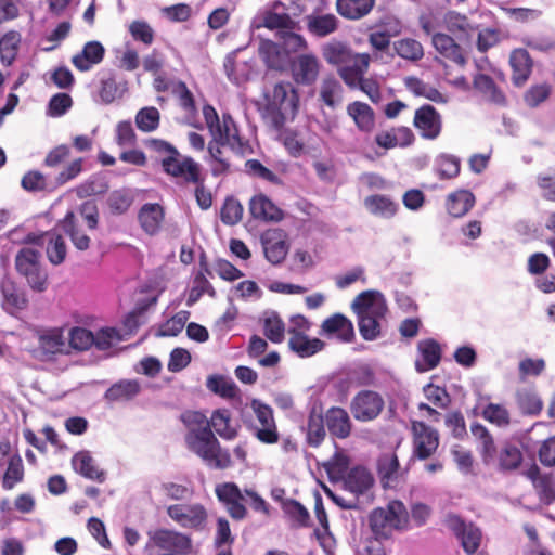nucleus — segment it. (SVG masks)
<instances>
[{"label":"nucleus","mask_w":555,"mask_h":555,"mask_svg":"<svg viewBox=\"0 0 555 555\" xmlns=\"http://www.w3.org/2000/svg\"><path fill=\"white\" fill-rule=\"evenodd\" d=\"M322 55L328 64L338 67V74L346 85L358 86L366 73L371 56L367 53H353L341 41H330L322 47Z\"/></svg>","instance_id":"nucleus-1"},{"label":"nucleus","mask_w":555,"mask_h":555,"mask_svg":"<svg viewBox=\"0 0 555 555\" xmlns=\"http://www.w3.org/2000/svg\"><path fill=\"white\" fill-rule=\"evenodd\" d=\"M228 146L238 155H246L253 152L248 141H245L238 132V128L232 116L224 117L223 133L212 135L208 143V162L211 166V173L215 177L227 173L230 170V160L223 155L222 147Z\"/></svg>","instance_id":"nucleus-2"},{"label":"nucleus","mask_w":555,"mask_h":555,"mask_svg":"<svg viewBox=\"0 0 555 555\" xmlns=\"http://www.w3.org/2000/svg\"><path fill=\"white\" fill-rule=\"evenodd\" d=\"M266 100L262 117L273 129H281L297 114L299 99L291 82H278L272 91L266 94Z\"/></svg>","instance_id":"nucleus-3"},{"label":"nucleus","mask_w":555,"mask_h":555,"mask_svg":"<svg viewBox=\"0 0 555 555\" xmlns=\"http://www.w3.org/2000/svg\"><path fill=\"white\" fill-rule=\"evenodd\" d=\"M351 308L358 317L359 332L363 339H376L380 334L378 320L387 311L383 294L378 291H364L353 299Z\"/></svg>","instance_id":"nucleus-4"},{"label":"nucleus","mask_w":555,"mask_h":555,"mask_svg":"<svg viewBox=\"0 0 555 555\" xmlns=\"http://www.w3.org/2000/svg\"><path fill=\"white\" fill-rule=\"evenodd\" d=\"M185 443L210 468L225 469L232 464L229 450L221 448L208 425L188 431Z\"/></svg>","instance_id":"nucleus-5"},{"label":"nucleus","mask_w":555,"mask_h":555,"mask_svg":"<svg viewBox=\"0 0 555 555\" xmlns=\"http://www.w3.org/2000/svg\"><path fill=\"white\" fill-rule=\"evenodd\" d=\"M147 555H184L191 551V538L184 533L157 529L149 533Z\"/></svg>","instance_id":"nucleus-6"},{"label":"nucleus","mask_w":555,"mask_h":555,"mask_svg":"<svg viewBox=\"0 0 555 555\" xmlns=\"http://www.w3.org/2000/svg\"><path fill=\"white\" fill-rule=\"evenodd\" d=\"M41 254L39 250L23 247L15 256V269L23 275L29 287L38 293L44 292L48 287V274L40 263Z\"/></svg>","instance_id":"nucleus-7"},{"label":"nucleus","mask_w":555,"mask_h":555,"mask_svg":"<svg viewBox=\"0 0 555 555\" xmlns=\"http://www.w3.org/2000/svg\"><path fill=\"white\" fill-rule=\"evenodd\" d=\"M406 521V509L399 501L390 502L386 508H375L369 517L374 535L388 538L393 529H400Z\"/></svg>","instance_id":"nucleus-8"},{"label":"nucleus","mask_w":555,"mask_h":555,"mask_svg":"<svg viewBox=\"0 0 555 555\" xmlns=\"http://www.w3.org/2000/svg\"><path fill=\"white\" fill-rule=\"evenodd\" d=\"M249 405L255 415L248 425L251 434L262 443H276L280 435L272 408L259 399H253Z\"/></svg>","instance_id":"nucleus-9"},{"label":"nucleus","mask_w":555,"mask_h":555,"mask_svg":"<svg viewBox=\"0 0 555 555\" xmlns=\"http://www.w3.org/2000/svg\"><path fill=\"white\" fill-rule=\"evenodd\" d=\"M163 171L175 179H179L184 183L203 182L202 166L191 156L181 154L172 155L167 158L159 159Z\"/></svg>","instance_id":"nucleus-10"},{"label":"nucleus","mask_w":555,"mask_h":555,"mask_svg":"<svg viewBox=\"0 0 555 555\" xmlns=\"http://www.w3.org/2000/svg\"><path fill=\"white\" fill-rule=\"evenodd\" d=\"M168 517L181 528L201 531L207 524V511L199 503H179L167 506Z\"/></svg>","instance_id":"nucleus-11"},{"label":"nucleus","mask_w":555,"mask_h":555,"mask_svg":"<svg viewBox=\"0 0 555 555\" xmlns=\"http://www.w3.org/2000/svg\"><path fill=\"white\" fill-rule=\"evenodd\" d=\"M215 493L219 502L234 520H243L247 516V502L243 492L234 482H223L216 486Z\"/></svg>","instance_id":"nucleus-12"},{"label":"nucleus","mask_w":555,"mask_h":555,"mask_svg":"<svg viewBox=\"0 0 555 555\" xmlns=\"http://www.w3.org/2000/svg\"><path fill=\"white\" fill-rule=\"evenodd\" d=\"M444 522L457 538L465 553L470 555L479 548L482 533L477 526L473 522H466L453 514H449Z\"/></svg>","instance_id":"nucleus-13"},{"label":"nucleus","mask_w":555,"mask_h":555,"mask_svg":"<svg viewBox=\"0 0 555 555\" xmlns=\"http://www.w3.org/2000/svg\"><path fill=\"white\" fill-rule=\"evenodd\" d=\"M439 447V433L423 422L413 425V452L417 460L429 459Z\"/></svg>","instance_id":"nucleus-14"},{"label":"nucleus","mask_w":555,"mask_h":555,"mask_svg":"<svg viewBox=\"0 0 555 555\" xmlns=\"http://www.w3.org/2000/svg\"><path fill=\"white\" fill-rule=\"evenodd\" d=\"M384 409V399L372 390L360 391L351 401V412L356 420L369 422L375 420Z\"/></svg>","instance_id":"nucleus-15"},{"label":"nucleus","mask_w":555,"mask_h":555,"mask_svg":"<svg viewBox=\"0 0 555 555\" xmlns=\"http://www.w3.org/2000/svg\"><path fill=\"white\" fill-rule=\"evenodd\" d=\"M413 125L420 131L421 137L434 140L441 132V116L433 105L424 104L415 111Z\"/></svg>","instance_id":"nucleus-16"},{"label":"nucleus","mask_w":555,"mask_h":555,"mask_svg":"<svg viewBox=\"0 0 555 555\" xmlns=\"http://www.w3.org/2000/svg\"><path fill=\"white\" fill-rule=\"evenodd\" d=\"M0 291L2 295L1 306L7 313L16 315L27 308L28 298L25 292L20 289L11 279L5 278L0 281Z\"/></svg>","instance_id":"nucleus-17"},{"label":"nucleus","mask_w":555,"mask_h":555,"mask_svg":"<svg viewBox=\"0 0 555 555\" xmlns=\"http://www.w3.org/2000/svg\"><path fill=\"white\" fill-rule=\"evenodd\" d=\"M442 357L440 344L434 338H425L417 343V358L415 360V370L418 373H425L436 369Z\"/></svg>","instance_id":"nucleus-18"},{"label":"nucleus","mask_w":555,"mask_h":555,"mask_svg":"<svg viewBox=\"0 0 555 555\" xmlns=\"http://www.w3.org/2000/svg\"><path fill=\"white\" fill-rule=\"evenodd\" d=\"M309 35L315 38H324L334 34L339 27V20L332 13L312 12L304 17Z\"/></svg>","instance_id":"nucleus-19"},{"label":"nucleus","mask_w":555,"mask_h":555,"mask_svg":"<svg viewBox=\"0 0 555 555\" xmlns=\"http://www.w3.org/2000/svg\"><path fill=\"white\" fill-rule=\"evenodd\" d=\"M431 43L435 50L444 59L453 62L460 67H464L467 63V57L462 47L455 42L453 37L443 34L435 33L431 37Z\"/></svg>","instance_id":"nucleus-20"},{"label":"nucleus","mask_w":555,"mask_h":555,"mask_svg":"<svg viewBox=\"0 0 555 555\" xmlns=\"http://www.w3.org/2000/svg\"><path fill=\"white\" fill-rule=\"evenodd\" d=\"M320 72V63L312 54L298 55L292 63V74L297 83L312 85Z\"/></svg>","instance_id":"nucleus-21"},{"label":"nucleus","mask_w":555,"mask_h":555,"mask_svg":"<svg viewBox=\"0 0 555 555\" xmlns=\"http://www.w3.org/2000/svg\"><path fill=\"white\" fill-rule=\"evenodd\" d=\"M321 334L335 337L343 343H350L354 337L352 322L341 313H335L321 324Z\"/></svg>","instance_id":"nucleus-22"},{"label":"nucleus","mask_w":555,"mask_h":555,"mask_svg":"<svg viewBox=\"0 0 555 555\" xmlns=\"http://www.w3.org/2000/svg\"><path fill=\"white\" fill-rule=\"evenodd\" d=\"M324 418L326 428L333 438L346 439L350 436L352 423L345 409L332 406L325 412Z\"/></svg>","instance_id":"nucleus-23"},{"label":"nucleus","mask_w":555,"mask_h":555,"mask_svg":"<svg viewBox=\"0 0 555 555\" xmlns=\"http://www.w3.org/2000/svg\"><path fill=\"white\" fill-rule=\"evenodd\" d=\"M264 256L272 264H280L288 253V245L282 231H268L261 236Z\"/></svg>","instance_id":"nucleus-24"},{"label":"nucleus","mask_w":555,"mask_h":555,"mask_svg":"<svg viewBox=\"0 0 555 555\" xmlns=\"http://www.w3.org/2000/svg\"><path fill=\"white\" fill-rule=\"evenodd\" d=\"M104 54L105 49L100 41H89L72 57V63L79 72H88L102 62Z\"/></svg>","instance_id":"nucleus-25"},{"label":"nucleus","mask_w":555,"mask_h":555,"mask_svg":"<svg viewBox=\"0 0 555 555\" xmlns=\"http://www.w3.org/2000/svg\"><path fill=\"white\" fill-rule=\"evenodd\" d=\"M72 466L77 474L87 479L98 482H103L105 480V472L99 468L90 451L82 450L74 454L72 459Z\"/></svg>","instance_id":"nucleus-26"},{"label":"nucleus","mask_w":555,"mask_h":555,"mask_svg":"<svg viewBox=\"0 0 555 555\" xmlns=\"http://www.w3.org/2000/svg\"><path fill=\"white\" fill-rule=\"evenodd\" d=\"M249 211L253 218L261 221L278 222L284 217L282 209L263 194L255 195L250 199Z\"/></svg>","instance_id":"nucleus-27"},{"label":"nucleus","mask_w":555,"mask_h":555,"mask_svg":"<svg viewBox=\"0 0 555 555\" xmlns=\"http://www.w3.org/2000/svg\"><path fill=\"white\" fill-rule=\"evenodd\" d=\"M291 337L288 340L289 348L301 358L311 357L324 347V343L319 338H310L305 333L288 330Z\"/></svg>","instance_id":"nucleus-28"},{"label":"nucleus","mask_w":555,"mask_h":555,"mask_svg":"<svg viewBox=\"0 0 555 555\" xmlns=\"http://www.w3.org/2000/svg\"><path fill=\"white\" fill-rule=\"evenodd\" d=\"M164 217V209L157 203L144 204L138 215L141 228L149 235H155L159 231Z\"/></svg>","instance_id":"nucleus-29"},{"label":"nucleus","mask_w":555,"mask_h":555,"mask_svg":"<svg viewBox=\"0 0 555 555\" xmlns=\"http://www.w3.org/2000/svg\"><path fill=\"white\" fill-rule=\"evenodd\" d=\"M206 274L211 275V272L208 266L204 262V259H202L201 270L195 274L193 279V285L186 298L188 307L194 306L205 293L208 294L210 297L216 296V291L212 287L211 283L206 278Z\"/></svg>","instance_id":"nucleus-30"},{"label":"nucleus","mask_w":555,"mask_h":555,"mask_svg":"<svg viewBox=\"0 0 555 555\" xmlns=\"http://www.w3.org/2000/svg\"><path fill=\"white\" fill-rule=\"evenodd\" d=\"M347 114L353 119L361 132L370 133L375 127V113L372 107L360 101L349 103Z\"/></svg>","instance_id":"nucleus-31"},{"label":"nucleus","mask_w":555,"mask_h":555,"mask_svg":"<svg viewBox=\"0 0 555 555\" xmlns=\"http://www.w3.org/2000/svg\"><path fill=\"white\" fill-rule=\"evenodd\" d=\"M475 201L470 191L461 189L448 195L446 208L450 216L461 218L474 207Z\"/></svg>","instance_id":"nucleus-32"},{"label":"nucleus","mask_w":555,"mask_h":555,"mask_svg":"<svg viewBox=\"0 0 555 555\" xmlns=\"http://www.w3.org/2000/svg\"><path fill=\"white\" fill-rule=\"evenodd\" d=\"M509 64L513 69L512 80L514 85H524L528 80L532 67L528 51L525 49L514 50L509 56Z\"/></svg>","instance_id":"nucleus-33"},{"label":"nucleus","mask_w":555,"mask_h":555,"mask_svg":"<svg viewBox=\"0 0 555 555\" xmlns=\"http://www.w3.org/2000/svg\"><path fill=\"white\" fill-rule=\"evenodd\" d=\"M141 391L140 383L135 379H121L113 384L104 393L108 402L129 401Z\"/></svg>","instance_id":"nucleus-34"},{"label":"nucleus","mask_w":555,"mask_h":555,"mask_svg":"<svg viewBox=\"0 0 555 555\" xmlns=\"http://www.w3.org/2000/svg\"><path fill=\"white\" fill-rule=\"evenodd\" d=\"M364 207L373 216L384 219L392 218L398 210V204L390 196L384 194L365 197Z\"/></svg>","instance_id":"nucleus-35"},{"label":"nucleus","mask_w":555,"mask_h":555,"mask_svg":"<svg viewBox=\"0 0 555 555\" xmlns=\"http://www.w3.org/2000/svg\"><path fill=\"white\" fill-rule=\"evenodd\" d=\"M374 483L372 474L363 466H356L345 478V488L359 495L365 493Z\"/></svg>","instance_id":"nucleus-36"},{"label":"nucleus","mask_w":555,"mask_h":555,"mask_svg":"<svg viewBox=\"0 0 555 555\" xmlns=\"http://www.w3.org/2000/svg\"><path fill=\"white\" fill-rule=\"evenodd\" d=\"M377 472L385 487H391L399 479L401 472L395 453H384L377 460Z\"/></svg>","instance_id":"nucleus-37"},{"label":"nucleus","mask_w":555,"mask_h":555,"mask_svg":"<svg viewBox=\"0 0 555 555\" xmlns=\"http://www.w3.org/2000/svg\"><path fill=\"white\" fill-rule=\"evenodd\" d=\"M375 0H336L337 12L348 20H360L367 15Z\"/></svg>","instance_id":"nucleus-38"},{"label":"nucleus","mask_w":555,"mask_h":555,"mask_svg":"<svg viewBox=\"0 0 555 555\" xmlns=\"http://www.w3.org/2000/svg\"><path fill=\"white\" fill-rule=\"evenodd\" d=\"M21 186L29 193L52 192L56 189L54 179L49 178L39 170L27 171L21 180Z\"/></svg>","instance_id":"nucleus-39"},{"label":"nucleus","mask_w":555,"mask_h":555,"mask_svg":"<svg viewBox=\"0 0 555 555\" xmlns=\"http://www.w3.org/2000/svg\"><path fill=\"white\" fill-rule=\"evenodd\" d=\"M434 171L440 179H454L461 171V158L453 154L441 153L435 158Z\"/></svg>","instance_id":"nucleus-40"},{"label":"nucleus","mask_w":555,"mask_h":555,"mask_svg":"<svg viewBox=\"0 0 555 555\" xmlns=\"http://www.w3.org/2000/svg\"><path fill=\"white\" fill-rule=\"evenodd\" d=\"M209 428L225 440H232L237 436V430L231 425V412L228 409H218L212 412Z\"/></svg>","instance_id":"nucleus-41"},{"label":"nucleus","mask_w":555,"mask_h":555,"mask_svg":"<svg viewBox=\"0 0 555 555\" xmlns=\"http://www.w3.org/2000/svg\"><path fill=\"white\" fill-rule=\"evenodd\" d=\"M108 181L103 173H93L75 188L78 198L102 195L108 190Z\"/></svg>","instance_id":"nucleus-42"},{"label":"nucleus","mask_w":555,"mask_h":555,"mask_svg":"<svg viewBox=\"0 0 555 555\" xmlns=\"http://www.w3.org/2000/svg\"><path fill=\"white\" fill-rule=\"evenodd\" d=\"M324 424V416L321 413H317L313 408L309 414L306 427V439L310 447L317 448L323 442L326 436Z\"/></svg>","instance_id":"nucleus-43"},{"label":"nucleus","mask_w":555,"mask_h":555,"mask_svg":"<svg viewBox=\"0 0 555 555\" xmlns=\"http://www.w3.org/2000/svg\"><path fill=\"white\" fill-rule=\"evenodd\" d=\"M127 91V81H117L114 75H109L107 78H102L100 88L98 91L100 101L104 104H109L116 99L121 98Z\"/></svg>","instance_id":"nucleus-44"},{"label":"nucleus","mask_w":555,"mask_h":555,"mask_svg":"<svg viewBox=\"0 0 555 555\" xmlns=\"http://www.w3.org/2000/svg\"><path fill=\"white\" fill-rule=\"evenodd\" d=\"M21 40V34L16 30H10L1 37L0 59L3 65L10 66L15 61Z\"/></svg>","instance_id":"nucleus-45"},{"label":"nucleus","mask_w":555,"mask_h":555,"mask_svg":"<svg viewBox=\"0 0 555 555\" xmlns=\"http://www.w3.org/2000/svg\"><path fill=\"white\" fill-rule=\"evenodd\" d=\"M61 229L68 235L74 246L79 250H86L90 245V237L78 228L74 212H67L61 222Z\"/></svg>","instance_id":"nucleus-46"},{"label":"nucleus","mask_w":555,"mask_h":555,"mask_svg":"<svg viewBox=\"0 0 555 555\" xmlns=\"http://www.w3.org/2000/svg\"><path fill=\"white\" fill-rule=\"evenodd\" d=\"M240 50H234L225 56L223 67L228 78L235 85H241L248 79L249 67L247 63L236 62Z\"/></svg>","instance_id":"nucleus-47"},{"label":"nucleus","mask_w":555,"mask_h":555,"mask_svg":"<svg viewBox=\"0 0 555 555\" xmlns=\"http://www.w3.org/2000/svg\"><path fill=\"white\" fill-rule=\"evenodd\" d=\"M206 386L211 392L224 399H233L237 397L238 393V388L233 379L223 375L209 376Z\"/></svg>","instance_id":"nucleus-48"},{"label":"nucleus","mask_w":555,"mask_h":555,"mask_svg":"<svg viewBox=\"0 0 555 555\" xmlns=\"http://www.w3.org/2000/svg\"><path fill=\"white\" fill-rule=\"evenodd\" d=\"M47 237V257L52 264H61L66 258V244L62 234L51 231L44 234Z\"/></svg>","instance_id":"nucleus-49"},{"label":"nucleus","mask_w":555,"mask_h":555,"mask_svg":"<svg viewBox=\"0 0 555 555\" xmlns=\"http://www.w3.org/2000/svg\"><path fill=\"white\" fill-rule=\"evenodd\" d=\"M263 333L272 343L284 339L285 324L275 311H266L263 314Z\"/></svg>","instance_id":"nucleus-50"},{"label":"nucleus","mask_w":555,"mask_h":555,"mask_svg":"<svg viewBox=\"0 0 555 555\" xmlns=\"http://www.w3.org/2000/svg\"><path fill=\"white\" fill-rule=\"evenodd\" d=\"M24 478V465L20 454H14L8 462V467L4 472L2 479V488L4 490H12L16 483L21 482Z\"/></svg>","instance_id":"nucleus-51"},{"label":"nucleus","mask_w":555,"mask_h":555,"mask_svg":"<svg viewBox=\"0 0 555 555\" xmlns=\"http://www.w3.org/2000/svg\"><path fill=\"white\" fill-rule=\"evenodd\" d=\"M396 53L408 61H418L424 56L421 42L412 38H403L393 42Z\"/></svg>","instance_id":"nucleus-52"},{"label":"nucleus","mask_w":555,"mask_h":555,"mask_svg":"<svg viewBox=\"0 0 555 555\" xmlns=\"http://www.w3.org/2000/svg\"><path fill=\"white\" fill-rule=\"evenodd\" d=\"M517 404L524 414L537 415L542 411L543 402L539 395L531 389L517 392Z\"/></svg>","instance_id":"nucleus-53"},{"label":"nucleus","mask_w":555,"mask_h":555,"mask_svg":"<svg viewBox=\"0 0 555 555\" xmlns=\"http://www.w3.org/2000/svg\"><path fill=\"white\" fill-rule=\"evenodd\" d=\"M498 456V467L500 470H514L516 469L521 461V451L512 444H505L501 448Z\"/></svg>","instance_id":"nucleus-54"},{"label":"nucleus","mask_w":555,"mask_h":555,"mask_svg":"<svg viewBox=\"0 0 555 555\" xmlns=\"http://www.w3.org/2000/svg\"><path fill=\"white\" fill-rule=\"evenodd\" d=\"M160 115L156 107L146 106L135 115V125L142 132H152L159 126Z\"/></svg>","instance_id":"nucleus-55"},{"label":"nucleus","mask_w":555,"mask_h":555,"mask_svg":"<svg viewBox=\"0 0 555 555\" xmlns=\"http://www.w3.org/2000/svg\"><path fill=\"white\" fill-rule=\"evenodd\" d=\"M369 41L372 48L375 50L371 56L372 60H378L383 63L387 62V59L390 56L388 53L390 46V37L386 33L375 31L370 35Z\"/></svg>","instance_id":"nucleus-56"},{"label":"nucleus","mask_w":555,"mask_h":555,"mask_svg":"<svg viewBox=\"0 0 555 555\" xmlns=\"http://www.w3.org/2000/svg\"><path fill=\"white\" fill-rule=\"evenodd\" d=\"M263 25L269 29H275L276 37H279L283 30L295 28L296 23L287 13L269 11L263 16Z\"/></svg>","instance_id":"nucleus-57"},{"label":"nucleus","mask_w":555,"mask_h":555,"mask_svg":"<svg viewBox=\"0 0 555 555\" xmlns=\"http://www.w3.org/2000/svg\"><path fill=\"white\" fill-rule=\"evenodd\" d=\"M190 318V312L181 310L177 312L171 319L167 320L158 331L160 337H173L179 335L185 326Z\"/></svg>","instance_id":"nucleus-58"},{"label":"nucleus","mask_w":555,"mask_h":555,"mask_svg":"<svg viewBox=\"0 0 555 555\" xmlns=\"http://www.w3.org/2000/svg\"><path fill=\"white\" fill-rule=\"evenodd\" d=\"M481 415L485 420L499 427H506L511 423L509 412L502 404H487L482 410Z\"/></svg>","instance_id":"nucleus-59"},{"label":"nucleus","mask_w":555,"mask_h":555,"mask_svg":"<svg viewBox=\"0 0 555 555\" xmlns=\"http://www.w3.org/2000/svg\"><path fill=\"white\" fill-rule=\"evenodd\" d=\"M283 509L285 514L296 524L298 527L308 526L310 515L308 509L296 500H287Z\"/></svg>","instance_id":"nucleus-60"},{"label":"nucleus","mask_w":555,"mask_h":555,"mask_svg":"<svg viewBox=\"0 0 555 555\" xmlns=\"http://www.w3.org/2000/svg\"><path fill=\"white\" fill-rule=\"evenodd\" d=\"M278 132L279 140L283 143L291 155L297 157L304 151V143L298 139L297 133L284 126L281 129H274Z\"/></svg>","instance_id":"nucleus-61"},{"label":"nucleus","mask_w":555,"mask_h":555,"mask_svg":"<svg viewBox=\"0 0 555 555\" xmlns=\"http://www.w3.org/2000/svg\"><path fill=\"white\" fill-rule=\"evenodd\" d=\"M245 172L250 177L274 184H279L281 182L280 178L269 168L263 166L258 159H248L245 163Z\"/></svg>","instance_id":"nucleus-62"},{"label":"nucleus","mask_w":555,"mask_h":555,"mask_svg":"<svg viewBox=\"0 0 555 555\" xmlns=\"http://www.w3.org/2000/svg\"><path fill=\"white\" fill-rule=\"evenodd\" d=\"M107 204L113 214L122 215L131 206L132 196L126 190H116L109 194Z\"/></svg>","instance_id":"nucleus-63"},{"label":"nucleus","mask_w":555,"mask_h":555,"mask_svg":"<svg viewBox=\"0 0 555 555\" xmlns=\"http://www.w3.org/2000/svg\"><path fill=\"white\" fill-rule=\"evenodd\" d=\"M243 216V207L238 201L230 197L227 198L220 212L221 221L228 225L238 223Z\"/></svg>","instance_id":"nucleus-64"}]
</instances>
